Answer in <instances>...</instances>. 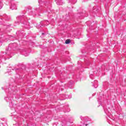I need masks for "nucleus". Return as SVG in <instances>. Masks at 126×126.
Wrapping results in <instances>:
<instances>
[{
	"mask_svg": "<svg viewBox=\"0 0 126 126\" xmlns=\"http://www.w3.org/2000/svg\"><path fill=\"white\" fill-rule=\"evenodd\" d=\"M95 87V88H97V87H98V86L97 85H96L95 87Z\"/></svg>",
	"mask_w": 126,
	"mask_h": 126,
	"instance_id": "nucleus-5",
	"label": "nucleus"
},
{
	"mask_svg": "<svg viewBox=\"0 0 126 126\" xmlns=\"http://www.w3.org/2000/svg\"><path fill=\"white\" fill-rule=\"evenodd\" d=\"M70 43V39H67L65 41V44H69Z\"/></svg>",
	"mask_w": 126,
	"mask_h": 126,
	"instance_id": "nucleus-1",
	"label": "nucleus"
},
{
	"mask_svg": "<svg viewBox=\"0 0 126 126\" xmlns=\"http://www.w3.org/2000/svg\"><path fill=\"white\" fill-rule=\"evenodd\" d=\"M8 99V97H5V100H6V101H7V99Z\"/></svg>",
	"mask_w": 126,
	"mask_h": 126,
	"instance_id": "nucleus-2",
	"label": "nucleus"
},
{
	"mask_svg": "<svg viewBox=\"0 0 126 126\" xmlns=\"http://www.w3.org/2000/svg\"><path fill=\"white\" fill-rule=\"evenodd\" d=\"M11 9H15V8H12V6H11Z\"/></svg>",
	"mask_w": 126,
	"mask_h": 126,
	"instance_id": "nucleus-3",
	"label": "nucleus"
},
{
	"mask_svg": "<svg viewBox=\"0 0 126 126\" xmlns=\"http://www.w3.org/2000/svg\"><path fill=\"white\" fill-rule=\"evenodd\" d=\"M1 7H2L1 6V7H0V8H1Z\"/></svg>",
	"mask_w": 126,
	"mask_h": 126,
	"instance_id": "nucleus-6",
	"label": "nucleus"
},
{
	"mask_svg": "<svg viewBox=\"0 0 126 126\" xmlns=\"http://www.w3.org/2000/svg\"><path fill=\"white\" fill-rule=\"evenodd\" d=\"M95 82H97V81H95Z\"/></svg>",
	"mask_w": 126,
	"mask_h": 126,
	"instance_id": "nucleus-7",
	"label": "nucleus"
},
{
	"mask_svg": "<svg viewBox=\"0 0 126 126\" xmlns=\"http://www.w3.org/2000/svg\"><path fill=\"white\" fill-rule=\"evenodd\" d=\"M25 57H27V56H28V54H26L25 55Z\"/></svg>",
	"mask_w": 126,
	"mask_h": 126,
	"instance_id": "nucleus-4",
	"label": "nucleus"
}]
</instances>
